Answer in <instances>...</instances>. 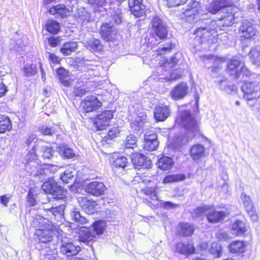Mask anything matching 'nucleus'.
Instances as JSON below:
<instances>
[{
	"instance_id": "obj_16",
	"label": "nucleus",
	"mask_w": 260,
	"mask_h": 260,
	"mask_svg": "<svg viewBox=\"0 0 260 260\" xmlns=\"http://www.w3.org/2000/svg\"><path fill=\"white\" fill-rule=\"evenodd\" d=\"M242 62L235 58L232 59L227 64V73L237 79L240 76V70Z\"/></svg>"
},
{
	"instance_id": "obj_23",
	"label": "nucleus",
	"mask_w": 260,
	"mask_h": 260,
	"mask_svg": "<svg viewBox=\"0 0 260 260\" xmlns=\"http://www.w3.org/2000/svg\"><path fill=\"white\" fill-rule=\"evenodd\" d=\"M199 3L198 2L193 1L192 4L190 6V4L188 5L187 8L182 13L181 17L184 19L186 17L187 20H188L199 13Z\"/></svg>"
},
{
	"instance_id": "obj_59",
	"label": "nucleus",
	"mask_w": 260,
	"mask_h": 260,
	"mask_svg": "<svg viewBox=\"0 0 260 260\" xmlns=\"http://www.w3.org/2000/svg\"><path fill=\"white\" fill-rule=\"evenodd\" d=\"M35 175H45V176H49V170L47 169V167H46V165L43 166V167H41L39 169L36 173H34Z\"/></svg>"
},
{
	"instance_id": "obj_62",
	"label": "nucleus",
	"mask_w": 260,
	"mask_h": 260,
	"mask_svg": "<svg viewBox=\"0 0 260 260\" xmlns=\"http://www.w3.org/2000/svg\"><path fill=\"white\" fill-rule=\"evenodd\" d=\"M64 208V207L63 206L59 205L55 207H52L51 208L48 209V210L51 211L54 215H55L56 213H60L63 212Z\"/></svg>"
},
{
	"instance_id": "obj_54",
	"label": "nucleus",
	"mask_w": 260,
	"mask_h": 260,
	"mask_svg": "<svg viewBox=\"0 0 260 260\" xmlns=\"http://www.w3.org/2000/svg\"><path fill=\"white\" fill-rule=\"evenodd\" d=\"M37 72L36 67L33 64L26 65L24 68V73L27 76H30Z\"/></svg>"
},
{
	"instance_id": "obj_7",
	"label": "nucleus",
	"mask_w": 260,
	"mask_h": 260,
	"mask_svg": "<svg viewBox=\"0 0 260 260\" xmlns=\"http://www.w3.org/2000/svg\"><path fill=\"white\" fill-rule=\"evenodd\" d=\"M215 21H211L209 24L205 26H201L194 31V34L200 37L203 41L206 40L211 36L216 35V26Z\"/></svg>"
},
{
	"instance_id": "obj_26",
	"label": "nucleus",
	"mask_w": 260,
	"mask_h": 260,
	"mask_svg": "<svg viewBox=\"0 0 260 260\" xmlns=\"http://www.w3.org/2000/svg\"><path fill=\"white\" fill-rule=\"evenodd\" d=\"M194 226L187 222H182L179 224L178 232L183 236H190L194 232Z\"/></svg>"
},
{
	"instance_id": "obj_46",
	"label": "nucleus",
	"mask_w": 260,
	"mask_h": 260,
	"mask_svg": "<svg viewBox=\"0 0 260 260\" xmlns=\"http://www.w3.org/2000/svg\"><path fill=\"white\" fill-rule=\"evenodd\" d=\"M38 158V154L36 151V146L30 150L25 155L24 161L25 163L33 162L34 161Z\"/></svg>"
},
{
	"instance_id": "obj_47",
	"label": "nucleus",
	"mask_w": 260,
	"mask_h": 260,
	"mask_svg": "<svg viewBox=\"0 0 260 260\" xmlns=\"http://www.w3.org/2000/svg\"><path fill=\"white\" fill-rule=\"evenodd\" d=\"M59 151L60 154L67 158H71L75 155L73 149L66 146H60Z\"/></svg>"
},
{
	"instance_id": "obj_37",
	"label": "nucleus",
	"mask_w": 260,
	"mask_h": 260,
	"mask_svg": "<svg viewBox=\"0 0 260 260\" xmlns=\"http://www.w3.org/2000/svg\"><path fill=\"white\" fill-rule=\"evenodd\" d=\"M106 222L103 220H99L95 221L93 224V228L92 230L94 232L95 234L98 235H102L105 229Z\"/></svg>"
},
{
	"instance_id": "obj_11",
	"label": "nucleus",
	"mask_w": 260,
	"mask_h": 260,
	"mask_svg": "<svg viewBox=\"0 0 260 260\" xmlns=\"http://www.w3.org/2000/svg\"><path fill=\"white\" fill-rule=\"evenodd\" d=\"M171 110L169 106L160 104L157 106L154 111V118L157 122L166 120L171 114Z\"/></svg>"
},
{
	"instance_id": "obj_34",
	"label": "nucleus",
	"mask_w": 260,
	"mask_h": 260,
	"mask_svg": "<svg viewBox=\"0 0 260 260\" xmlns=\"http://www.w3.org/2000/svg\"><path fill=\"white\" fill-rule=\"evenodd\" d=\"M45 29L50 34H56L60 29V24L55 20H48L46 22Z\"/></svg>"
},
{
	"instance_id": "obj_63",
	"label": "nucleus",
	"mask_w": 260,
	"mask_h": 260,
	"mask_svg": "<svg viewBox=\"0 0 260 260\" xmlns=\"http://www.w3.org/2000/svg\"><path fill=\"white\" fill-rule=\"evenodd\" d=\"M112 19L116 23L120 24L122 22V15L119 11H117L112 15Z\"/></svg>"
},
{
	"instance_id": "obj_20",
	"label": "nucleus",
	"mask_w": 260,
	"mask_h": 260,
	"mask_svg": "<svg viewBox=\"0 0 260 260\" xmlns=\"http://www.w3.org/2000/svg\"><path fill=\"white\" fill-rule=\"evenodd\" d=\"M95 238V234L91 229L86 228L80 230L79 232V240L87 244L93 242Z\"/></svg>"
},
{
	"instance_id": "obj_13",
	"label": "nucleus",
	"mask_w": 260,
	"mask_h": 260,
	"mask_svg": "<svg viewBox=\"0 0 260 260\" xmlns=\"http://www.w3.org/2000/svg\"><path fill=\"white\" fill-rule=\"evenodd\" d=\"M132 160L136 169H140L141 168H148L151 167V166L150 159L140 153L133 154Z\"/></svg>"
},
{
	"instance_id": "obj_49",
	"label": "nucleus",
	"mask_w": 260,
	"mask_h": 260,
	"mask_svg": "<svg viewBox=\"0 0 260 260\" xmlns=\"http://www.w3.org/2000/svg\"><path fill=\"white\" fill-rule=\"evenodd\" d=\"M127 163L126 157L120 156L117 157L114 160L113 164L115 167L124 168Z\"/></svg>"
},
{
	"instance_id": "obj_55",
	"label": "nucleus",
	"mask_w": 260,
	"mask_h": 260,
	"mask_svg": "<svg viewBox=\"0 0 260 260\" xmlns=\"http://www.w3.org/2000/svg\"><path fill=\"white\" fill-rule=\"evenodd\" d=\"M235 19V17L233 14H232L231 12L230 14H228L227 16H224L221 18V20L223 21V24L226 26H230L233 23V21Z\"/></svg>"
},
{
	"instance_id": "obj_51",
	"label": "nucleus",
	"mask_w": 260,
	"mask_h": 260,
	"mask_svg": "<svg viewBox=\"0 0 260 260\" xmlns=\"http://www.w3.org/2000/svg\"><path fill=\"white\" fill-rule=\"evenodd\" d=\"M54 127H42L40 129V133L43 135L52 136L55 133Z\"/></svg>"
},
{
	"instance_id": "obj_61",
	"label": "nucleus",
	"mask_w": 260,
	"mask_h": 260,
	"mask_svg": "<svg viewBox=\"0 0 260 260\" xmlns=\"http://www.w3.org/2000/svg\"><path fill=\"white\" fill-rule=\"evenodd\" d=\"M162 207L166 209H174L179 207V204H174L170 202H165L161 204Z\"/></svg>"
},
{
	"instance_id": "obj_10",
	"label": "nucleus",
	"mask_w": 260,
	"mask_h": 260,
	"mask_svg": "<svg viewBox=\"0 0 260 260\" xmlns=\"http://www.w3.org/2000/svg\"><path fill=\"white\" fill-rule=\"evenodd\" d=\"M258 85L255 82H246L241 87L244 97L247 100H251L256 98Z\"/></svg>"
},
{
	"instance_id": "obj_30",
	"label": "nucleus",
	"mask_w": 260,
	"mask_h": 260,
	"mask_svg": "<svg viewBox=\"0 0 260 260\" xmlns=\"http://www.w3.org/2000/svg\"><path fill=\"white\" fill-rule=\"evenodd\" d=\"M77 48L78 45L76 42H69L62 45L60 49V51L64 55H69L72 52H75Z\"/></svg>"
},
{
	"instance_id": "obj_1",
	"label": "nucleus",
	"mask_w": 260,
	"mask_h": 260,
	"mask_svg": "<svg viewBox=\"0 0 260 260\" xmlns=\"http://www.w3.org/2000/svg\"><path fill=\"white\" fill-rule=\"evenodd\" d=\"M177 120L187 131L188 139L191 140L199 132V123L194 116L189 112L184 110L182 107L178 109V117Z\"/></svg>"
},
{
	"instance_id": "obj_58",
	"label": "nucleus",
	"mask_w": 260,
	"mask_h": 260,
	"mask_svg": "<svg viewBox=\"0 0 260 260\" xmlns=\"http://www.w3.org/2000/svg\"><path fill=\"white\" fill-rule=\"evenodd\" d=\"M218 5L219 6L220 8L221 9L225 7H229L232 4V2L231 0H216Z\"/></svg>"
},
{
	"instance_id": "obj_41",
	"label": "nucleus",
	"mask_w": 260,
	"mask_h": 260,
	"mask_svg": "<svg viewBox=\"0 0 260 260\" xmlns=\"http://www.w3.org/2000/svg\"><path fill=\"white\" fill-rule=\"evenodd\" d=\"M71 216L73 219L79 224H84L87 222V219L85 217L81 216L79 211H77L76 209H74L72 211Z\"/></svg>"
},
{
	"instance_id": "obj_25",
	"label": "nucleus",
	"mask_w": 260,
	"mask_h": 260,
	"mask_svg": "<svg viewBox=\"0 0 260 260\" xmlns=\"http://www.w3.org/2000/svg\"><path fill=\"white\" fill-rule=\"evenodd\" d=\"M51 14L59 16L62 18L70 15V11L64 5L59 4L51 7L49 11Z\"/></svg>"
},
{
	"instance_id": "obj_64",
	"label": "nucleus",
	"mask_w": 260,
	"mask_h": 260,
	"mask_svg": "<svg viewBox=\"0 0 260 260\" xmlns=\"http://www.w3.org/2000/svg\"><path fill=\"white\" fill-rule=\"evenodd\" d=\"M241 68L240 70V75L242 74L243 75L245 76H249L250 75V72L248 70V69L245 67L244 63L242 62V64L241 66Z\"/></svg>"
},
{
	"instance_id": "obj_57",
	"label": "nucleus",
	"mask_w": 260,
	"mask_h": 260,
	"mask_svg": "<svg viewBox=\"0 0 260 260\" xmlns=\"http://www.w3.org/2000/svg\"><path fill=\"white\" fill-rule=\"evenodd\" d=\"M48 44L52 47H55L60 44L58 37H50L48 40Z\"/></svg>"
},
{
	"instance_id": "obj_42",
	"label": "nucleus",
	"mask_w": 260,
	"mask_h": 260,
	"mask_svg": "<svg viewBox=\"0 0 260 260\" xmlns=\"http://www.w3.org/2000/svg\"><path fill=\"white\" fill-rule=\"evenodd\" d=\"M94 76L93 71L92 70H88L80 76L79 81L80 83L84 84L87 83L88 81L91 80Z\"/></svg>"
},
{
	"instance_id": "obj_3",
	"label": "nucleus",
	"mask_w": 260,
	"mask_h": 260,
	"mask_svg": "<svg viewBox=\"0 0 260 260\" xmlns=\"http://www.w3.org/2000/svg\"><path fill=\"white\" fill-rule=\"evenodd\" d=\"M40 228L36 230L35 234L40 243H48L52 241L56 228L47 219L40 218Z\"/></svg>"
},
{
	"instance_id": "obj_4",
	"label": "nucleus",
	"mask_w": 260,
	"mask_h": 260,
	"mask_svg": "<svg viewBox=\"0 0 260 260\" xmlns=\"http://www.w3.org/2000/svg\"><path fill=\"white\" fill-rule=\"evenodd\" d=\"M42 188L45 192L55 196L54 198L57 200H63L67 197V191L59 186L53 178H50L45 181L42 185Z\"/></svg>"
},
{
	"instance_id": "obj_36",
	"label": "nucleus",
	"mask_w": 260,
	"mask_h": 260,
	"mask_svg": "<svg viewBox=\"0 0 260 260\" xmlns=\"http://www.w3.org/2000/svg\"><path fill=\"white\" fill-rule=\"evenodd\" d=\"M185 179V176L183 174H172L165 177L163 181L164 183H171L181 181Z\"/></svg>"
},
{
	"instance_id": "obj_56",
	"label": "nucleus",
	"mask_w": 260,
	"mask_h": 260,
	"mask_svg": "<svg viewBox=\"0 0 260 260\" xmlns=\"http://www.w3.org/2000/svg\"><path fill=\"white\" fill-rule=\"evenodd\" d=\"M166 5L168 7H173L184 4L187 0H166Z\"/></svg>"
},
{
	"instance_id": "obj_15",
	"label": "nucleus",
	"mask_w": 260,
	"mask_h": 260,
	"mask_svg": "<svg viewBox=\"0 0 260 260\" xmlns=\"http://www.w3.org/2000/svg\"><path fill=\"white\" fill-rule=\"evenodd\" d=\"M114 32L112 22H106L101 24L100 34L102 38L105 41H111L113 38Z\"/></svg>"
},
{
	"instance_id": "obj_44",
	"label": "nucleus",
	"mask_w": 260,
	"mask_h": 260,
	"mask_svg": "<svg viewBox=\"0 0 260 260\" xmlns=\"http://www.w3.org/2000/svg\"><path fill=\"white\" fill-rule=\"evenodd\" d=\"M75 170L73 168H69L67 169L62 175H61L60 178L63 182L68 183L69 181L72 179L74 176Z\"/></svg>"
},
{
	"instance_id": "obj_12",
	"label": "nucleus",
	"mask_w": 260,
	"mask_h": 260,
	"mask_svg": "<svg viewBox=\"0 0 260 260\" xmlns=\"http://www.w3.org/2000/svg\"><path fill=\"white\" fill-rule=\"evenodd\" d=\"M80 247L71 242L62 241L60 251L67 256L75 255L80 251Z\"/></svg>"
},
{
	"instance_id": "obj_43",
	"label": "nucleus",
	"mask_w": 260,
	"mask_h": 260,
	"mask_svg": "<svg viewBox=\"0 0 260 260\" xmlns=\"http://www.w3.org/2000/svg\"><path fill=\"white\" fill-rule=\"evenodd\" d=\"M79 22L83 23L84 21H89L90 15L89 13L83 9L78 10V16H76Z\"/></svg>"
},
{
	"instance_id": "obj_9",
	"label": "nucleus",
	"mask_w": 260,
	"mask_h": 260,
	"mask_svg": "<svg viewBox=\"0 0 260 260\" xmlns=\"http://www.w3.org/2000/svg\"><path fill=\"white\" fill-rule=\"evenodd\" d=\"M83 109L86 112H90L99 109L102 105V102L94 96L86 97L82 103Z\"/></svg>"
},
{
	"instance_id": "obj_2",
	"label": "nucleus",
	"mask_w": 260,
	"mask_h": 260,
	"mask_svg": "<svg viewBox=\"0 0 260 260\" xmlns=\"http://www.w3.org/2000/svg\"><path fill=\"white\" fill-rule=\"evenodd\" d=\"M230 212L228 210L218 211L210 206H204L199 207L195 210V214L198 216L203 214L206 215L208 221L210 223H215L223 220Z\"/></svg>"
},
{
	"instance_id": "obj_39",
	"label": "nucleus",
	"mask_w": 260,
	"mask_h": 260,
	"mask_svg": "<svg viewBox=\"0 0 260 260\" xmlns=\"http://www.w3.org/2000/svg\"><path fill=\"white\" fill-rule=\"evenodd\" d=\"M129 7L131 13L137 17L143 16L145 14V6L144 5Z\"/></svg>"
},
{
	"instance_id": "obj_45",
	"label": "nucleus",
	"mask_w": 260,
	"mask_h": 260,
	"mask_svg": "<svg viewBox=\"0 0 260 260\" xmlns=\"http://www.w3.org/2000/svg\"><path fill=\"white\" fill-rule=\"evenodd\" d=\"M241 199L243 203L248 212H252L253 205L249 196H247L245 193H242L241 196Z\"/></svg>"
},
{
	"instance_id": "obj_18",
	"label": "nucleus",
	"mask_w": 260,
	"mask_h": 260,
	"mask_svg": "<svg viewBox=\"0 0 260 260\" xmlns=\"http://www.w3.org/2000/svg\"><path fill=\"white\" fill-rule=\"evenodd\" d=\"M78 202L82 209L88 214L94 212V208L97 205L94 201L86 197L79 198Z\"/></svg>"
},
{
	"instance_id": "obj_53",
	"label": "nucleus",
	"mask_w": 260,
	"mask_h": 260,
	"mask_svg": "<svg viewBox=\"0 0 260 260\" xmlns=\"http://www.w3.org/2000/svg\"><path fill=\"white\" fill-rule=\"evenodd\" d=\"M42 260H58L57 253L52 251H47L46 254L41 257Z\"/></svg>"
},
{
	"instance_id": "obj_31",
	"label": "nucleus",
	"mask_w": 260,
	"mask_h": 260,
	"mask_svg": "<svg viewBox=\"0 0 260 260\" xmlns=\"http://www.w3.org/2000/svg\"><path fill=\"white\" fill-rule=\"evenodd\" d=\"M232 230L233 233L236 235H241L246 231L245 224L241 220H236L232 225Z\"/></svg>"
},
{
	"instance_id": "obj_14",
	"label": "nucleus",
	"mask_w": 260,
	"mask_h": 260,
	"mask_svg": "<svg viewBox=\"0 0 260 260\" xmlns=\"http://www.w3.org/2000/svg\"><path fill=\"white\" fill-rule=\"evenodd\" d=\"M105 189L106 187L102 182L96 181L90 182L86 186L85 188L87 192L95 196L103 194Z\"/></svg>"
},
{
	"instance_id": "obj_21",
	"label": "nucleus",
	"mask_w": 260,
	"mask_h": 260,
	"mask_svg": "<svg viewBox=\"0 0 260 260\" xmlns=\"http://www.w3.org/2000/svg\"><path fill=\"white\" fill-rule=\"evenodd\" d=\"M188 87L187 84L181 83L177 85L171 91L172 97L175 100H179L183 98L188 92Z\"/></svg>"
},
{
	"instance_id": "obj_48",
	"label": "nucleus",
	"mask_w": 260,
	"mask_h": 260,
	"mask_svg": "<svg viewBox=\"0 0 260 260\" xmlns=\"http://www.w3.org/2000/svg\"><path fill=\"white\" fill-rule=\"evenodd\" d=\"M209 251L216 257H220L222 252L221 245L218 243H213L211 244Z\"/></svg>"
},
{
	"instance_id": "obj_27",
	"label": "nucleus",
	"mask_w": 260,
	"mask_h": 260,
	"mask_svg": "<svg viewBox=\"0 0 260 260\" xmlns=\"http://www.w3.org/2000/svg\"><path fill=\"white\" fill-rule=\"evenodd\" d=\"M176 251L180 253L188 255L194 252V249L191 244H185L182 242H179L176 245Z\"/></svg>"
},
{
	"instance_id": "obj_32",
	"label": "nucleus",
	"mask_w": 260,
	"mask_h": 260,
	"mask_svg": "<svg viewBox=\"0 0 260 260\" xmlns=\"http://www.w3.org/2000/svg\"><path fill=\"white\" fill-rule=\"evenodd\" d=\"M12 128V123L8 116H0V134L4 133Z\"/></svg>"
},
{
	"instance_id": "obj_22",
	"label": "nucleus",
	"mask_w": 260,
	"mask_h": 260,
	"mask_svg": "<svg viewBox=\"0 0 260 260\" xmlns=\"http://www.w3.org/2000/svg\"><path fill=\"white\" fill-rule=\"evenodd\" d=\"M85 47L92 52H100L103 50V45L99 39L91 38L83 42Z\"/></svg>"
},
{
	"instance_id": "obj_5",
	"label": "nucleus",
	"mask_w": 260,
	"mask_h": 260,
	"mask_svg": "<svg viewBox=\"0 0 260 260\" xmlns=\"http://www.w3.org/2000/svg\"><path fill=\"white\" fill-rule=\"evenodd\" d=\"M113 117L112 111H105L96 116L94 119V124L98 130H103L109 125L110 121Z\"/></svg>"
},
{
	"instance_id": "obj_38",
	"label": "nucleus",
	"mask_w": 260,
	"mask_h": 260,
	"mask_svg": "<svg viewBox=\"0 0 260 260\" xmlns=\"http://www.w3.org/2000/svg\"><path fill=\"white\" fill-rule=\"evenodd\" d=\"M23 42L22 37H19L16 35V37L15 38L14 41L11 43L12 49L17 52L21 51L24 47V44Z\"/></svg>"
},
{
	"instance_id": "obj_60",
	"label": "nucleus",
	"mask_w": 260,
	"mask_h": 260,
	"mask_svg": "<svg viewBox=\"0 0 260 260\" xmlns=\"http://www.w3.org/2000/svg\"><path fill=\"white\" fill-rule=\"evenodd\" d=\"M74 94L76 96H81L85 94L86 90L84 87H78L75 89Z\"/></svg>"
},
{
	"instance_id": "obj_6",
	"label": "nucleus",
	"mask_w": 260,
	"mask_h": 260,
	"mask_svg": "<svg viewBox=\"0 0 260 260\" xmlns=\"http://www.w3.org/2000/svg\"><path fill=\"white\" fill-rule=\"evenodd\" d=\"M151 29L154 35L160 39H165L168 35V29L166 24L157 16L153 18L151 21Z\"/></svg>"
},
{
	"instance_id": "obj_50",
	"label": "nucleus",
	"mask_w": 260,
	"mask_h": 260,
	"mask_svg": "<svg viewBox=\"0 0 260 260\" xmlns=\"http://www.w3.org/2000/svg\"><path fill=\"white\" fill-rule=\"evenodd\" d=\"M137 139L133 135H129L127 136L125 141V146L126 148H133V146L136 144Z\"/></svg>"
},
{
	"instance_id": "obj_24",
	"label": "nucleus",
	"mask_w": 260,
	"mask_h": 260,
	"mask_svg": "<svg viewBox=\"0 0 260 260\" xmlns=\"http://www.w3.org/2000/svg\"><path fill=\"white\" fill-rule=\"evenodd\" d=\"M190 153L192 159L197 161L205 156V148L201 144H196L192 146Z\"/></svg>"
},
{
	"instance_id": "obj_33",
	"label": "nucleus",
	"mask_w": 260,
	"mask_h": 260,
	"mask_svg": "<svg viewBox=\"0 0 260 260\" xmlns=\"http://www.w3.org/2000/svg\"><path fill=\"white\" fill-rule=\"evenodd\" d=\"M249 55L252 63L260 68V47L252 48Z\"/></svg>"
},
{
	"instance_id": "obj_52",
	"label": "nucleus",
	"mask_w": 260,
	"mask_h": 260,
	"mask_svg": "<svg viewBox=\"0 0 260 260\" xmlns=\"http://www.w3.org/2000/svg\"><path fill=\"white\" fill-rule=\"evenodd\" d=\"M207 10L210 13L212 14H215L218 11H219L221 10V9L218 5L216 1L215 0L210 4L209 6L207 8Z\"/></svg>"
},
{
	"instance_id": "obj_28",
	"label": "nucleus",
	"mask_w": 260,
	"mask_h": 260,
	"mask_svg": "<svg viewBox=\"0 0 260 260\" xmlns=\"http://www.w3.org/2000/svg\"><path fill=\"white\" fill-rule=\"evenodd\" d=\"M56 73L60 82L64 86H69L70 85V81L69 77V72L62 68H60L56 71Z\"/></svg>"
},
{
	"instance_id": "obj_8",
	"label": "nucleus",
	"mask_w": 260,
	"mask_h": 260,
	"mask_svg": "<svg viewBox=\"0 0 260 260\" xmlns=\"http://www.w3.org/2000/svg\"><path fill=\"white\" fill-rule=\"evenodd\" d=\"M157 138V136L155 132L152 131H147L144 135V149L148 151L156 149L159 145Z\"/></svg>"
},
{
	"instance_id": "obj_35",
	"label": "nucleus",
	"mask_w": 260,
	"mask_h": 260,
	"mask_svg": "<svg viewBox=\"0 0 260 260\" xmlns=\"http://www.w3.org/2000/svg\"><path fill=\"white\" fill-rule=\"evenodd\" d=\"M173 164V160L171 158L167 156H162L158 161L157 166L161 170H167L171 168Z\"/></svg>"
},
{
	"instance_id": "obj_17",
	"label": "nucleus",
	"mask_w": 260,
	"mask_h": 260,
	"mask_svg": "<svg viewBox=\"0 0 260 260\" xmlns=\"http://www.w3.org/2000/svg\"><path fill=\"white\" fill-rule=\"evenodd\" d=\"M35 146L38 158L49 159L53 156V152L51 147L45 145L42 143L37 144Z\"/></svg>"
},
{
	"instance_id": "obj_19",
	"label": "nucleus",
	"mask_w": 260,
	"mask_h": 260,
	"mask_svg": "<svg viewBox=\"0 0 260 260\" xmlns=\"http://www.w3.org/2000/svg\"><path fill=\"white\" fill-rule=\"evenodd\" d=\"M242 36L245 39H250L256 34V30L252 23L247 20L243 21L240 28Z\"/></svg>"
},
{
	"instance_id": "obj_29",
	"label": "nucleus",
	"mask_w": 260,
	"mask_h": 260,
	"mask_svg": "<svg viewBox=\"0 0 260 260\" xmlns=\"http://www.w3.org/2000/svg\"><path fill=\"white\" fill-rule=\"evenodd\" d=\"M229 249L233 253H243L245 249V244L242 241H234L229 245Z\"/></svg>"
},
{
	"instance_id": "obj_40",
	"label": "nucleus",
	"mask_w": 260,
	"mask_h": 260,
	"mask_svg": "<svg viewBox=\"0 0 260 260\" xmlns=\"http://www.w3.org/2000/svg\"><path fill=\"white\" fill-rule=\"evenodd\" d=\"M146 120V116L143 115L142 116H137L134 121L131 123L132 127H134L135 130H138L142 127Z\"/></svg>"
}]
</instances>
